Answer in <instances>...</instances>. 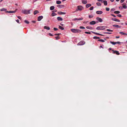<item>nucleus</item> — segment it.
<instances>
[{"label":"nucleus","instance_id":"nucleus-1","mask_svg":"<svg viewBox=\"0 0 127 127\" xmlns=\"http://www.w3.org/2000/svg\"><path fill=\"white\" fill-rule=\"evenodd\" d=\"M71 31L73 33H78L80 32H81V31L79 30L75 29H71Z\"/></svg>","mask_w":127,"mask_h":127},{"label":"nucleus","instance_id":"nucleus-2","mask_svg":"<svg viewBox=\"0 0 127 127\" xmlns=\"http://www.w3.org/2000/svg\"><path fill=\"white\" fill-rule=\"evenodd\" d=\"M30 10H22V12L25 14H28L30 13Z\"/></svg>","mask_w":127,"mask_h":127},{"label":"nucleus","instance_id":"nucleus-3","mask_svg":"<svg viewBox=\"0 0 127 127\" xmlns=\"http://www.w3.org/2000/svg\"><path fill=\"white\" fill-rule=\"evenodd\" d=\"M106 27L105 26L98 27L96 28V29L97 30H104L105 29V27Z\"/></svg>","mask_w":127,"mask_h":127},{"label":"nucleus","instance_id":"nucleus-4","mask_svg":"<svg viewBox=\"0 0 127 127\" xmlns=\"http://www.w3.org/2000/svg\"><path fill=\"white\" fill-rule=\"evenodd\" d=\"M85 42L84 41H82L78 44V45H84Z\"/></svg>","mask_w":127,"mask_h":127},{"label":"nucleus","instance_id":"nucleus-5","mask_svg":"<svg viewBox=\"0 0 127 127\" xmlns=\"http://www.w3.org/2000/svg\"><path fill=\"white\" fill-rule=\"evenodd\" d=\"M77 7L78 8V10L80 11L82 10L83 9V7L81 5L78 6Z\"/></svg>","mask_w":127,"mask_h":127},{"label":"nucleus","instance_id":"nucleus-6","mask_svg":"<svg viewBox=\"0 0 127 127\" xmlns=\"http://www.w3.org/2000/svg\"><path fill=\"white\" fill-rule=\"evenodd\" d=\"M110 43L113 45H115L116 44H120L121 43V42H114L111 41H110Z\"/></svg>","mask_w":127,"mask_h":127},{"label":"nucleus","instance_id":"nucleus-7","mask_svg":"<svg viewBox=\"0 0 127 127\" xmlns=\"http://www.w3.org/2000/svg\"><path fill=\"white\" fill-rule=\"evenodd\" d=\"M43 18V17L42 16H39L37 18V20L38 21H40Z\"/></svg>","mask_w":127,"mask_h":127},{"label":"nucleus","instance_id":"nucleus-8","mask_svg":"<svg viewBox=\"0 0 127 127\" xmlns=\"http://www.w3.org/2000/svg\"><path fill=\"white\" fill-rule=\"evenodd\" d=\"M96 19L97 20L100 22H102L103 21L102 19L99 17H97L96 18Z\"/></svg>","mask_w":127,"mask_h":127},{"label":"nucleus","instance_id":"nucleus-9","mask_svg":"<svg viewBox=\"0 0 127 127\" xmlns=\"http://www.w3.org/2000/svg\"><path fill=\"white\" fill-rule=\"evenodd\" d=\"M111 20H112L116 21V22H120V20H118L116 18H112L111 19Z\"/></svg>","mask_w":127,"mask_h":127},{"label":"nucleus","instance_id":"nucleus-10","mask_svg":"<svg viewBox=\"0 0 127 127\" xmlns=\"http://www.w3.org/2000/svg\"><path fill=\"white\" fill-rule=\"evenodd\" d=\"M123 7L124 9H126L127 7L126 6V4L125 3H124L122 4Z\"/></svg>","mask_w":127,"mask_h":127},{"label":"nucleus","instance_id":"nucleus-11","mask_svg":"<svg viewBox=\"0 0 127 127\" xmlns=\"http://www.w3.org/2000/svg\"><path fill=\"white\" fill-rule=\"evenodd\" d=\"M83 18H75L73 20H83Z\"/></svg>","mask_w":127,"mask_h":127},{"label":"nucleus","instance_id":"nucleus-12","mask_svg":"<svg viewBox=\"0 0 127 127\" xmlns=\"http://www.w3.org/2000/svg\"><path fill=\"white\" fill-rule=\"evenodd\" d=\"M92 32V33H94L95 34H97V35H101V36H103L104 35L103 34H100V33H98L95 32Z\"/></svg>","mask_w":127,"mask_h":127},{"label":"nucleus","instance_id":"nucleus-13","mask_svg":"<svg viewBox=\"0 0 127 127\" xmlns=\"http://www.w3.org/2000/svg\"><path fill=\"white\" fill-rule=\"evenodd\" d=\"M96 23L94 21H92L90 23V24L91 25H94L96 24Z\"/></svg>","mask_w":127,"mask_h":127},{"label":"nucleus","instance_id":"nucleus-14","mask_svg":"<svg viewBox=\"0 0 127 127\" xmlns=\"http://www.w3.org/2000/svg\"><path fill=\"white\" fill-rule=\"evenodd\" d=\"M57 20L59 21H62L63 19L62 18L59 17H58L57 18Z\"/></svg>","mask_w":127,"mask_h":127},{"label":"nucleus","instance_id":"nucleus-15","mask_svg":"<svg viewBox=\"0 0 127 127\" xmlns=\"http://www.w3.org/2000/svg\"><path fill=\"white\" fill-rule=\"evenodd\" d=\"M113 53L114 54H116L117 55H119L120 54V53L118 51H114L113 50Z\"/></svg>","mask_w":127,"mask_h":127},{"label":"nucleus","instance_id":"nucleus-16","mask_svg":"<svg viewBox=\"0 0 127 127\" xmlns=\"http://www.w3.org/2000/svg\"><path fill=\"white\" fill-rule=\"evenodd\" d=\"M82 2L83 4H86L87 3V1L86 0H82Z\"/></svg>","mask_w":127,"mask_h":127},{"label":"nucleus","instance_id":"nucleus-17","mask_svg":"<svg viewBox=\"0 0 127 127\" xmlns=\"http://www.w3.org/2000/svg\"><path fill=\"white\" fill-rule=\"evenodd\" d=\"M96 13L97 14H102L103 12L101 11H96Z\"/></svg>","mask_w":127,"mask_h":127},{"label":"nucleus","instance_id":"nucleus-18","mask_svg":"<svg viewBox=\"0 0 127 127\" xmlns=\"http://www.w3.org/2000/svg\"><path fill=\"white\" fill-rule=\"evenodd\" d=\"M58 13L59 14H66V13L62 12H58Z\"/></svg>","mask_w":127,"mask_h":127},{"label":"nucleus","instance_id":"nucleus-19","mask_svg":"<svg viewBox=\"0 0 127 127\" xmlns=\"http://www.w3.org/2000/svg\"><path fill=\"white\" fill-rule=\"evenodd\" d=\"M16 11H6V12L8 13H14L16 12Z\"/></svg>","mask_w":127,"mask_h":127},{"label":"nucleus","instance_id":"nucleus-20","mask_svg":"<svg viewBox=\"0 0 127 127\" xmlns=\"http://www.w3.org/2000/svg\"><path fill=\"white\" fill-rule=\"evenodd\" d=\"M119 33L121 34H122L123 35H127V33H124L123 32H119Z\"/></svg>","mask_w":127,"mask_h":127},{"label":"nucleus","instance_id":"nucleus-21","mask_svg":"<svg viewBox=\"0 0 127 127\" xmlns=\"http://www.w3.org/2000/svg\"><path fill=\"white\" fill-rule=\"evenodd\" d=\"M39 13V12L37 10H35L34 11V14L35 15L37 14H38Z\"/></svg>","mask_w":127,"mask_h":127},{"label":"nucleus","instance_id":"nucleus-22","mask_svg":"<svg viewBox=\"0 0 127 127\" xmlns=\"http://www.w3.org/2000/svg\"><path fill=\"white\" fill-rule=\"evenodd\" d=\"M44 29H47L48 30H50V28L49 27H48L47 26H45L44 27Z\"/></svg>","mask_w":127,"mask_h":127},{"label":"nucleus","instance_id":"nucleus-23","mask_svg":"<svg viewBox=\"0 0 127 127\" xmlns=\"http://www.w3.org/2000/svg\"><path fill=\"white\" fill-rule=\"evenodd\" d=\"M87 29H89L90 30H92L93 29V28L92 27H89V26H87L86 27Z\"/></svg>","mask_w":127,"mask_h":127},{"label":"nucleus","instance_id":"nucleus-24","mask_svg":"<svg viewBox=\"0 0 127 127\" xmlns=\"http://www.w3.org/2000/svg\"><path fill=\"white\" fill-rule=\"evenodd\" d=\"M91 6V4H87L86 5V7L87 8H88V7Z\"/></svg>","mask_w":127,"mask_h":127},{"label":"nucleus","instance_id":"nucleus-25","mask_svg":"<svg viewBox=\"0 0 127 127\" xmlns=\"http://www.w3.org/2000/svg\"><path fill=\"white\" fill-rule=\"evenodd\" d=\"M55 8V7L54 6H51L50 7V9L51 10H52L54 9Z\"/></svg>","mask_w":127,"mask_h":127},{"label":"nucleus","instance_id":"nucleus-26","mask_svg":"<svg viewBox=\"0 0 127 127\" xmlns=\"http://www.w3.org/2000/svg\"><path fill=\"white\" fill-rule=\"evenodd\" d=\"M103 2L104 3V4L105 5H107V2L106 0H104L103 1Z\"/></svg>","mask_w":127,"mask_h":127},{"label":"nucleus","instance_id":"nucleus-27","mask_svg":"<svg viewBox=\"0 0 127 127\" xmlns=\"http://www.w3.org/2000/svg\"><path fill=\"white\" fill-rule=\"evenodd\" d=\"M64 6V5H58L57 6L58 7H60V8H62Z\"/></svg>","mask_w":127,"mask_h":127},{"label":"nucleus","instance_id":"nucleus-28","mask_svg":"<svg viewBox=\"0 0 127 127\" xmlns=\"http://www.w3.org/2000/svg\"><path fill=\"white\" fill-rule=\"evenodd\" d=\"M1 11H5L7 10V9H6L4 8H3L0 10Z\"/></svg>","mask_w":127,"mask_h":127},{"label":"nucleus","instance_id":"nucleus-29","mask_svg":"<svg viewBox=\"0 0 127 127\" xmlns=\"http://www.w3.org/2000/svg\"><path fill=\"white\" fill-rule=\"evenodd\" d=\"M113 26L117 28H120V27L118 25H113Z\"/></svg>","mask_w":127,"mask_h":127},{"label":"nucleus","instance_id":"nucleus-30","mask_svg":"<svg viewBox=\"0 0 127 127\" xmlns=\"http://www.w3.org/2000/svg\"><path fill=\"white\" fill-rule=\"evenodd\" d=\"M61 2L59 0L57 1H56V3L57 4H59L61 3Z\"/></svg>","mask_w":127,"mask_h":127},{"label":"nucleus","instance_id":"nucleus-31","mask_svg":"<svg viewBox=\"0 0 127 127\" xmlns=\"http://www.w3.org/2000/svg\"><path fill=\"white\" fill-rule=\"evenodd\" d=\"M114 13L115 14H117L119 13L120 12L119 11H115L114 12Z\"/></svg>","mask_w":127,"mask_h":127},{"label":"nucleus","instance_id":"nucleus-32","mask_svg":"<svg viewBox=\"0 0 127 127\" xmlns=\"http://www.w3.org/2000/svg\"><path fill=\"white\" fill-rule=\"evenodd\" d=\"M59 28L62 30H63L64 29V28L63 27L60 26H59Z\"/></svg>","mask_w":127,"mask_h":127},{"label":"nucleus","instance_id":"nucleus-33","mask_svg":"<svg viewBox=\"0 0 127 127\" xmlns=\"http://www.w3.org/2000/svg\"><path fill=\"white\" fill-rule=\"evenodd\" d=\"M93 38L94 39H99L100 38L99 37L95 36Z\"/></svg>","mask_w":127,"mask_h":127},{"label":"nucleus","instance_id":"nucleus-34","mask_svg":"<svg viewBox=\"0 0 127 127\" xmlns=\"http://www.w3.org/2000/svg\"><path fill=\"white\" fill-rule=\"evenodd\" d=\"M98 41H101L103 42H104L105 41L104 40L102 39H100L98 40Z\"/></svg>","mask_w":127,"mask_h":127},{"label":"nucleus","instance_id":"nucleus-35","mask_svg":"<svg viewBox=\"0 0 127 127\" xmlns=\"http://www.w3.org/2000/svg\"><path fill=\"white\" fill-rule=\"evenodd\" d=\"M52 16H55L57 15V14L56 13H53L52 14Z\"/></svg>","mask_w":127,"mask_h":127},{"label":"nucleus","instance_id":"nucleus-36","mask_svg":"<svg viewBox=\"0 0 127 127\" xmlns=\"http://www.w3.org/2000/svg\"><path fill=\"white\" fill-rule=\"evenodd\" d=\"M56 40H58L60 38L59 36H56L55 37Z\"/></svg>","mask_w":127,"mask_h":127},{"label":"nucleus","instance_id":"nucleus-37","mask_svg":"<svg viewBox=\"0 0 127 127\" xmlns=\"http://www.w3.org/2000/svg\"><path fill=\"white\" fill-rule=\"evenodd\" d=\"M106 31L108 32H113V31L111 30L107 29L106 30Z\"/></svg>","mask_w":127,"mask_h":127},{"label":"nucleus","instance_id":"nucleus-38","mask_svg":"<svg viewBox=\"0 0 127 127\" xmlns=\"http://www.w3.org/2000/svg\"><path fill=\"white\" fill-rule=\"evenodd\" d=\"M24 22L26 23H27V24H28L29 23V22L28 21H27V20H25L24 21Z\"/></svg>","mask_w":127,"mask_h":127},{"label":"nucleus","instance_id":"nucleus-39","mask_svg":"<svg viewBox=\"0 0 127 127\" xmlns=\"http://www.w3.org/2000/svg\"><path fill=\"white\" fill-rule=\"evenodd\" d=\"M96 4L97 6H101V4L99 2H97L96 3Z\"/></svg>","mask_w":127,"mask_h":127},{"label":"nucleus","instance_id":"nucleus-40","mask_svg":"<svg viewBox=\"0 0 127 127\" xmlns=\"http://www.w3.org/2000/svg\"><path fill=\"white\" fill-rule=\"evenodd\" d=\"M79 28L80 29H85V28L84 27L82 26H80Z\"/></svg>","mask_w":127,"mask_h":127},{"label":"nucleus","instance_id":"nucleus-41","mask_svg":"<svg viewBox=\"0 0 127 127\" xmlns=\"http://www.w3.org/2000/svg\"><path fill=\"white\" fill-rule=\"evenodd\" d=\"M103 33H106V34H111L112 33L111 32H104Z\"/></svg>","mask_w":127,"mask_h":127},{"label":"nucleus","instance_id":"nucleus-42","mask_svg":"<svg viewBox=\"0 0 127 127\" xmlns=\"http://www.w3.org/2000/svg\"><path fill=\"white\" fill-rule=\"evenodd\" d=\"M94 9V7L93 6H92L90 8V10H92Z\"/></svg>","mask_w":127,"mask_h":127},{"label":"nucleus","instance_id":"nucleus-43","mask_svg":"<svg viewBox=\"0 0 127 127\" xmlns=\"http://www.w3.org/2000/svg\"><path fill=\"white\" fill-rule=\"evenodd\" d=\"M85 33H86V34H91V32H85Z\"/></svg>","mask_w":127,"mask_h":127},{"label":"nucleus","instance_id":"nucleus-44","mask_svg":"<svg viewBox=\"0 0 127 127\" xmlns=\"http://www.w3.org/2000/svg\"><path fill=\"white\" fill-rule=\"evenodd\" d=\"M89 18H91L93 17V16L92 15H89Z\"/></svg>","mask_w":127,"mask_h":127},{"label":"nucleus","instance_id":"nucleus-45","mask_svg":"<svg viewBox=\"0 0 127 127\" xmlns=\"http://www.w3.org/2000/svg\"><path fill=\"white\" fill-rule=\"evenodd\" d=\"M115 10V9L114 8H112L111 9L110 11H113Z\"/></svg>","mask_w":127,"mask_h":127},{"label":"nucleus","instance_id":"nucleus-46","mask_svg":"<svg viewBox=\"0 0 127 127\" xmlns=\"http://www.w3.org/2000/svg\"><path fill=\"white\" fill-rule=\"evenodd\" d=\"M106 10L107 11H109V10H110L109 8H106Z\"/></svg>","mask_w":127,"mask_h":127},{"label":"nucleus","instance_id":"nucleus-47","mask_svg":"<svg viewBox=\"0 0 127 127\" xmlns=\"http://www.w3.org/2000/svg\"><path fill=\"white\" fill-rule=\"evenodd\" d=\"M54 30L55 31H57V30H58L57 28H54Z\"/></svg>","mask_w":127,"mask_h":127},{"label":"nucleus","instance_id":"nucleus-48","mask_svg":"<svg viewBox=\"0 0 127 127\" xmlns=\"http://www.w3.org/2000/svg\"><path fill=\"white\" fill-rule=\"evenodd\" d=\"M117 16L119 17H121L122 16L120 14H118L117 15Z\"/></svg>","mask_w":127,"mask_h":127},{"label":"nucleus","instance_id":"nucleus-49","mask_svg":"<svg viewBox=\"0 0 127 127\" xmlns=\"http://www.w3.org/2000/svg\"><path fill=\"white\" fill-rule=\"evenodd\" d=\"M49 35L50 36H54V35L49 33Z\"/></svg>","mask_w":127,"mask_h":127},{"label":"nucleus","instance_id":"nucleus-50","mask_svg":"<svg viewBox=\"0 0 127 127\" xmlns=\"http://www.w3.org/2000/svg\"><path fill=\"white\" fill-rule=\"evenodd\" d=\"M61 33H58V34H55V35H60L61 34Z\"/></svg>","mask_w":127,"mask_h":127},{"label":"nucleus","instance_id":"nucleus-51","mask_svg":"<svg viewBox=\"0 0 127 127\" xmlns=\"http://www.w3.org/2000/svg\"><path fill=\"white\" fill-rule=\"evenodd\" d=\"M111 15L114 17H116V16L115 15H114V14H111Z\"/></svg>","mask_w":127,"mask_h":127},{"label":"nucleus","instance_id":"nucleus-52","mask_svg":"<svg viewBox=\"0 0 127 127\" xmlns=\"http://www.w3.org/2000/svg\"><path fill=\"white\" fill-rule=\"evenodd\" d=\"M16 21L18 23H19V21L18 19L16 20Z\"/></svg>","mask_w":127,"mask_h":127},{"label":"nucleus","instance_id":"nucleus-53","mask_svg":"<svg viewBox=\"0 0 127 127\" xmlns=\"http://www.w3.org/2000/svg\"><path fill=\"white\" fill-rule=\"evenodd\" d=\"M18 18H19V19H21V17H20V16H17Z\"/></svg>","mask_w":127,"mask_h":127},{"label":"nucleus","instance_id":"nucleus-54","mask_svg":"<svg viewBox=\"0 0 127 127\" xmlns=\"http://www.w3.org/2000/svg\"><path fill=\"white\" fill-rule=\"evenodd\" d=\"M124 0H121V3L123 2Z\"/></svg>","mask_w":127,"mask_h":127},{"label":"nucleus","instance_id":"nucleus-55","mask_svg":"<svg viewBox=\"0 0 127 127\" xmlns=\"http://www.w3.org/2000/svg\"><path fill=\"white\" fill-rule=\"evenodd\" d=\"M57 10L55 9V10H54L53 11V12H57Z\"/></svg>","mask_w":127,"mask_h":127},{"label":"nucleus","instance_id":"nucleus-56","mask_svg":"<svg viewBox=\"0 0 127 127\" xmlns=\"http://www.w3.org/2000/svg\"><path fill=\"white\" fill-rule=\"evenodd\" d=\"M88 22V21L86 22L85 21H84L83 22V23H86Z\"/></svg>","mask_w":127,"mask_h":127},{"label":"nucleus","instance_id":"nucleus-57","mask_svg":"<svg viewBox=\"0 0 127 127\" xmlns=\"http://www.w3.org/2000/svg\"><path fill=\"white\" fill-rule=\"evenodd\" d=\"M116 38H120V36H116Z\"/></svg>","mask_w":127,"mask_h":127},{"label":"nucleus","instance_id":"nucleus-58","mask_svg":"<svg viewBox=\"0 0 127 127\" xmlns=\"http://www.w3.org/2000/svg\"><path fill=\"white\" fill-rule=\"evenodd\" d=\"M32 22L33 23H35V21H32Z\"/></svg>","mask_w":127,"mask_h":127},{"label":"nucleus","instance_id":"nucleus-59","mask_svg":"<svg viewBox=\"0 0 127 127\" xmlns=\"http://www.w3.org/2000/svg\"><path fill=\"white\" fill-rule=\"evenodd\" d=\"M110 0L111 2H113L114 1V0Z\"/></svg>","mask_w":127,"mask_h":127},{"label":"nucleus","instance_id":"nucleus-60","mask_svg":"<svg viewBox=\"0 0 127 127\" xmlns=\"http://www.w3.org/2000/svg\"><path fill=\"white\" fill-rule=\"evenodd\" d=\"M98 1H102L101 0H97Z\"/></svg>","mask_w":127,"mask_h":127},{"label":"nucleus","instance_id":"nucleus-61","mask_svg":"<svg viewBox=\"0 0 127 127\" xmlns=\"http://www.w3.org/2000/svg\"><path fill=\"white\" fill-rule=\"evenodd\" d=\"M100 47L102 48H103V47H102V46H100Z\"/></svg>","mask_w":127,"mask_h":127},{"label":"nucleus","instance_id":"nucleus-62","mask_svg":"<svg viewBox=\"0 0 127 127\" xmlns=\"http://www.w3.org/2000/svg\"><path fill=\"white\" fill-rule=\"evenodd\" d=\"M109 38V37H106V38L108 39V38Z\"/></svg>","mask_w":127,"mask_h":127},{"label":"nucleus","instance_id":"nucleus-63","mask_svg":"<svg viewBox=\"0 0 127 127\" xmlns=\"http://www.w3.org/2000/svg\"><path fill=\"white\" fill-rule=\"evenodd\" d=\"M61 26H63V24H61Z\"/></svg>","mask_w":127,"mask_h":127},{"label":"nucleus","instance_id":"nucleus-64","mask_svg":"<svg viewBox=\"0 0 127 127\" xmlns=\"http://www.w3.org/2000/svg\"><path fill=\"white\" fill-rule=\"evenodd\" d=\"M109 49L111 50V48H109Z\"/></svg>","mask_w":127,"mask_h":127}]
</instances>
